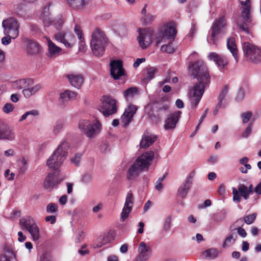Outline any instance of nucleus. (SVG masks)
<instances>
[{
  "mask_svg": "<svg viewBox=\"0 0 261 261\" xmlns=\"http://www.w3.org/2000/svg\"><path fill=\"white\" fill-rule=\"evenodd\" d=\"M68 4L74 9L83 8L87 3L88 0H67Z\"/></svg>",
  "mask_w": 261,
  "mask_h": 261,
  "instance_id": "7c9ffc66",
  "label": "nucleus"
},
{
  "mask_svg": "<svg viewBox=\"0 0 261 261\" xmlns=\"http://www.w3.org/2000/svg\"><path fill=\"white\" fill-rule=\"evenodd\" d=\"M13 255V252L11 250L7 249L5 253L0 255V261H11L10 259Z\"/></svg>",
  "mask_w": 261,
  "mask_h": 261,
  "instance_id": "58836bf2",
  "label": "nucleus"
},
{
  "mask_svg": "<svg viewBox=\"0 0 261 261\" xmlns=\"http://www.w3.org/2000/svg\"><path fill=\"white\" fill-rule=\"evenodd\" d=\"M15 138V132L12 128L7 124L0 125V140L12 141Z\"/></svg>",
  "mask_w": 261,
  "mask_h": 261,
  "instance_id": "6ab92c4d",
  "label": "nucleus"
},
{
  "mask_svg": "<svg viewBox=\"0 0 261 261\" xmlns=\"http://www.w3.org/2000/svg\"><path fill=\"white\" fill-rule=\"evenodd\" d=\"M226 25V20L224 16H221L214 20L211 27V41L216 44L217 40L216 36L220 34L223 29Z\"/></svg>",
  "mask_w": 261,
  "mask_h": 261,
  "instance_id": "1a4fd4ad",
  "label": "nucleus"
},
{
  "mask_svg": "<svg viewBox=\"0 0 261 261\" xmlns=\"http://www.w3.org/2000/svg\"><path fill=\"white\" fill-rule=\"evenodd\" d=\"M69 147L68 142H62L47 160L46 164L48 167L55 171L58 170L67 156Z\"/></svg>",
  "mask_w": 261,
  "mask_h": 261,
  "instance_id": "20e7f679",
  "label": "nucleus"
},
{
  "mask_svg": "<svg viewBox=\"0 0 261 261\" xmlns=\"http://www.w3.org/2000/svg\"><path fill=\"white\" fill-rule=\"evenodd\" d=\"M153 16H149L148 15L147 16H145V17H142V22L145 25L149 24L153 20Z\"/></svg>",
  "mask_w": 261,
  "mask_h": 261,
  "instance_id": "e2e57ef3",
  "label": "nucleus"
},
{
  "mask_svg": "<svg viewBox=\"0 0 261 261\" xmlns=\"http://www.w3.org/2000/svg\"><path fill=\"white\" fill-rule=\"evenodd\" d=\"M24 9V5L20 4L14 6V10L18 15L20 14V12Z\"/></svg>",
  "mask_w": 261,
  "mask_h": 261,
  "instance_id": "338daca9",
  "label": "nucleus"
},
{
  "mask_svg": "<svg viewBox=\"0 0 261 261\" xmlns=\"http://www.w3.org/2000/svg\"><path fill=\"white\" fill-rule=\"evenodd\" d=\"M229 90V86L225 85L219 96V101L222 102Z\"/></svg>",
  "mask_w": 261,
  "mask_h": 261,
  "instance_id": "6e6d98bb",
  "label": "nucleus"
},
{
  "mask_svg": "<svg viewBox=\"0 0 261 261\" xmlns=\"http://www.w3.org/2000/svg\"><path fill=\"white\" fill-rule=\"evenodd\" d=\"M150 256V255H142L139 254L134 261H146L149 258Z\"/></svg>",
  "mask_w": 261,
  "mask_h": 261,
  "instance_id": "0e129e2a",
  "label": "nucleus"
},
{
  "mask_svg": "<svg viewBox=\"0 0 261 261\" xmlns=\"http://www.w3.org/2000/svg\"><path fill=\"white\" fill-rule=\"evenodd\" d=\"M256 217V214L253 213L252 214L247 215L246 216H244L243 218V219L245 223H246L247 224L249 225V224H252L254 221Z\"/></svg>",
  "mask_w": 261,
  "mask_h": 261,
  "instance_id": "a18cd8bd",
  "label": "nucleus"
},
{
  "mask_svg": "<svg viewBox=\"0 0 261 261\" xmlns=\"http://www.w3.org/2000/svg\"><path fill=\"white\" fill-rule=\"evenodd\" d=\"M154 158L152 151H147L139 156L127 172V178L129 180H134L144 170H147Z\"/></svg>",
  "mask_w": 261,
  "mask_h": 261,
  "instance_id": "f03ea898",
  "label": "nucleus"
},
{
  "mask_svg": "<svg viewBox=\"0 0 261 261\" xmlns=\"http://www.w3.org/2000/svg\"><path fill=\"white\" fill-rule=\"evenodd\" d=\"M108 39L105 33L99 28H96L92 34L90 46L93 54L97 57L103 55Z\"/></svg>",
  "mask_w": 261,
  "mask_h": 261,
  "instance_id": "7ed1b4c3",
  "label": "nucleus"
},
{
  "mask_svg": "<svg viewBox=\"0 0 261 261\" xmlns=\"http://www.w3.org/2000/svg\"><path fill=\"white\" fill-rule=\"evenodd\" d=\"M243 50L247 60L255 63L261 61V48L249 42H245L243 45Z\"/></svg>",
  "mask_w": 261,
  "mask_h": 261,
  "instance_id": "423d86ee",
  "label": "nucleus"
},
{
  "mask_svg": "<svg viewBox=\"0 0 261 261\" xmlns=\"http://www.w3.org/2000/svg\"><path fill=\"white\" fill-rule=\"evenodd\" d=\"M152 33L146 29H140L138 40L140 46L142 49L147 47L152 42Z\"/></svg>",
  "mask_w": 261,
  "mask_h": 261,
  "instance_id": "f8f14e48",
  "label": "nucleus"
},
{
  "mask_svg": "<svg viewBox=\"0 0 261 261\" xmlns=\"http://www.w3.org/2000/svg\"><path fill=\"white\" fill-rule=\"evenodd\" d=\"M54 37L56 40L64 44L68 48H71L75 43V37L70 32H58L55 35Z\"/></svg>",
  "mask_w": 261,
  "mask_h": 261,
  "instance_id": "9d476101",
  "label": "nucleus"
},
{
  "mask_svg": "<svg viewBox=\"0 0 261 261\" xmlns=\"http://www.w3.org/2000/svg\"><path fill=\"white\" fill-rule=\"evenodd\" d=\"M39 114L38 111L36 110H32L26 112L21 117L19 121H22L26 119L28 116H37Z\"/></svg>",
  "mask_w": 261,
  "mask_h": 261,
  "instance_id": "49530a36",
  "label": "nucleus"
},
{
  "mask_svg": "<svg viewBox=\"0 0 261 261\" xmlns=\"http://www.w3.org/2000/svg\"><path fill=\"white\" fill-rule=\"evenodd\" d=\"M190 187L189 185L187 186L186 184H185L183 187H179L178 191L179 195L182 198L185 197Z\"/></svg>",
  "mask_w": 261,
  "mask_h": 261,
  "instance_id": "79ce46f5",
  "label": "nucleus"
},
{
  "mask_svg": "<svg viewBox=\"0 0 261 261\" xmlns=\"http://www.w3.org/2000/svg\"><path fill=\"white\" fill-rule=\"evenodd\" d=\"M115 234L113 231L110 230L105 233L102 236L98 237L94 244V248H100L103 245L112 242L115 239Z\"/></svg>",
  "mask_w": 261,
  "mask_h": 261,
  "instance_id": "a211bd4d",
  "label": "nucleus"
},
{
  "mask_svg": "<svg viewBox=\"0 0 261 261\" xmlns=\"http://www.w3.org/2000/svg\"><path fill=\"white\" fill-rule=\"evenodd\" d=\"M251 9L249 7H244L241 12V17L246 22H251V16L250 13Z\"/></svg>",
  "mask_w": 261,
  "mask_h": 261,
  "instance_id": "72a5a7b5",
  "label": "nucleus"
},
{
  "mask_svg": "<svg viewBox=\"0 0 261 261\" xmlns=\"http://www.w3.org/2000/svg\"><path fill=\"white\" fill-rule=\"evenodd\" d=\"M150 247L146 245V243L144 242H141L138 247V252L139 254L142 255H150L149 251Z\"/></svg>",
  "mask_w": 261,
  "mask_h": 261,
  "instance_id": "c9c22d12",
  "label": "nucleus"
},
{
  "mask_svg": "<svg viewBox=\"0 0 261 261\" xmlns=\"http://www.w3.org/2000/svg\"><path fill=\"white\" fill-rule=\"evenodd\" d=\"M194 175H195V172L193 171L190 174V175H189V176L187 178V181L185 182V184H187V186H188V185H189L190 186H191Z\"/></svg>",
  "mask_w": 261,
  "mask_h": 261,
  "instance_id": "69168bd1",
  "label": "nucleus"
},
{
  "mask_svg": "<svg viewBox=\"0 0 261 261\" xmlns=\"http://www.w3.org/2000/svg\"><path fill=\"white\" fill-rule=\"evenodd\" d=\"M64 22L62 16H60L59 18L53 20L52 24L54 25L57 30H60L63 27Z\"/></svg>",
  "mask_w": 261,
  "mask_h": 261,
  "instance_id": "de8ad7c7",
  "label": "nucleus"
},
{
  "mask_svg": "<svg viewBox=\"0 0 261 261\" xmlns=\"http://www.w3.org/2000/svg\"><path fill=\"white\" fill-rule=\"evenodd\" d=\"M14 109V106L11 103H6L3 108V111L5 113L8 114L12 112Z\"/></svg>",
  "mask_w": 261,
  "mask_h": 261,
  "instance_id": "5fc2aeb1",
  "label": "nucleus"
},
{
  "mask_svg": "<svg viewBox=\"0 0 261 261\" xmlns=\"http://www.w3.org/2000/svg\"><path fill=\"white\" fill-rule=\"evenodd\" d=\"M19 224L22 228H24L26 230L33 226V225L37 224L34 219L30 216H26L20 219Z\"/></svg>",
  "mask_w": 261,
  "mask_h": 261,
  "instance_id": "c85d7f7f",
  "label": "nucleus"
},
{
  "mask_svg": "<svg viewBox=\"0 0 261 261\" xmlns=\"http://www.w3.org/2000/svg\"><path fill=\"white\" fill-rule=\"evenodd\" d=\"M30 85L28 84L27 88L24 89L22 91V93L25 98H30L33 95L35 94L42 87L40 84H36L33 87H31Z\"/></svg>",
  "mask_w": 261,
  "mask_h": 261,
  "instance_id": "bb28decb",
  "label": "nucleus"
},
{
  "mask_svg": "<svg viewBox=\"0 0 261 261\" xmlns=\"http://www.w3.org/2000/svg\"><path fill=\"white\" fill-rule=\"evenodd\" d=\"M48 53L47 56L50 59H54L61 54L62 48L56 45L49 39H47Z\"/></svg>",
  "mask_w": 261,
  "mask_h": 261,
  "instance_id": "4be33fe9",
  "label": "nucleus"
},
{
  "mask_svg": "<svg viewBox=\"0 0 261 261\" xmlns=\"http://www.w3.org/2000/svg\"><path fill=\"white\" fill-rule=\"evenodd\" d=\"M219 251L215 248L208 249L204 251L202 255L205 258L209 259H213L216 258L219 255Z\"/></svg>",
  "mask_w": 261,
  "mask_h": 261,
  "instance_id": "c756f323",
  "label": "nucleus"
},
{
  "mask_svg": "<svg viewBox=\"0 0 261 261\" xmlns=\"http://www.w3.org/2000/svg\"><path fill=\"white\" fill-rule=\"evenodd\" d=\"M132 211V208L130 207H123L122 210V212L121 214V218L124 220L126 218H127L128 216V215L130 213V212Z\"/></svg>",
  "mask_w": 261,
  "mask_h": 261,
  "instance_id": "13d9d810",
  "label": "nucleus"
},
{
  "mask_svg": "<svg viewBox=\"0 0 261 261\" xmlns=\"http://www.w3.org/2000/svg\"><path fill=\"white\" fill-rule=\"evenodd\" d=\"M248 22H246V21H244L243 22H240L239 20L237 21V25L239 26L240 29L245 32L247 34L249 33V27L248 25Z\"/></svg>",
  "mask_w": 261,
  "mask_h": 261,
  "instance_id": "c03bdc74",
  "label": "nucleus"
},
{
  "mask_svg": "<svg viewBox=\"0 0 261 261\" xmlns=\"http://www.w3.org/2000/svg\"><path fill=\"white\" fill-rule=\"evenodd\" d=\"M133 199L134 196L132 192L131 191H129L127 193L125 202L124 203V207H130L132 208V206L133 204Z\"/></svg>",
  "mask_w": 261,
  "mask_h": 261,
  "instance_id": "ea45409f",
  "label": "nucleus"
},
{
  "mask_svg": "<svg viewBox=\"0 0 261 261\" xmlns=\"http://www.w3.org/2000/svg\"><path fill=\"white\" fill-rule=\"evenodd\" d=\"M152 115L155 118H161L165 115L169 109V105L164 102H153L151 104Z\"/></svg>",
  "mask_w": 261,
  "mask_h": 261,
  "instance_id": "4468645a",
  "label": "nucleus"
},
{
  "mask_svg": "<svg viewBox=\"0 0 261 261\" xmlns=\"http://www.w3.org/2000/svg\"><path fill=\"white\" fill-rule=\"evenodd\" d=\"M237 190L245 200H247L248 199L249 196L250 194L247 190V187L244 184H240Z\"/></svg>",
  "mask_w": 261,
  "mask_h": 261,
  "instance_id": "f704fd0d",
  "label": "nucleus"
},
{
  "mask_svg": "<svg viewBox=\"0 0 261 261\" xmlns=\"http://www.w3.org/2000/svg\"><path fill=\"white\" fill-rule=\"evenodd\" d=\"M252 122L250 123L246 129L243 132L242 136L243 138H247L251 134L252 131Z\"/></svg>",
  "mask_w": 261,
  "mask_h": 261,
  "instance_id": "052dcab7",
  "label": "nucleus"
},
{
  "mask_svg": "<svg viewBox=\"0 0 261 261\" xmlns=\"http://www.w3.org/2000/svg\"><path fill=\"white\" fill-rule=\"evenodd\" d=\"M172 225V219L170 216L167 217L164 222L163 229L165 232L169 231Z\"/></svg>",
  "mask_w": 261,
  "mask_h": 261,
  "instance_id": "37998d69",
  "label": "nucleus"
},
{
  "mask_svg": "<svg viewBox=\"0 0 261 261\" xmlns=\"http://www.w3.org/2000/svg\"><path fill=\"white\" fill-rule=\"evenodd\" d=\"M34 83V81L32 79H20L16 81L14 83V86L19 89H25L27 87V85H32Z\"/></svg>",
  "mask_w": 261,
  "mask_h": 261,
  "instance_id": "2f4dec72",
  "label": "nucleus"
},
{
  "mask_svg": "<svg viewBox=\"0 0 261 261\" xmlns=\"http://www.w3.org/2000/svg\"><path fill=\"white\" fill-rule=\"evenodd\" d=\"M233 200L234 201L240 202L241 200V195L235 188H232Z\"/></svg>",
  "mask_w": 261,
  "mask_h": 261,
  "instance_id": "864d4df0",
  "label": "nucleus"
},
{
  "mask_svg": "<svg viewBox=\"0 0 261 261\" xmlns=\"http://www.w3.org/2000/svg\"><path fill=\"white\" fill-rule=\"evenodd\" d=\"M62 180L56 172L49 173L44 179L43 187L46 189L51 190L57 187Z\"/></svg>",
  "mask_w": 261,
  "mask_h": 261,
  "instance_id": "2eb2a0df",
  "label": "nucleus"
},
{
  "mask_svg": "<svg viewBox=\"0 0 261 261\" xmlns=\"http://www.w3.org/2000/svg\"><path fill=\"white\" fill-rule=\"evenodd\" d=\"M25 50L28 55H36L39 53L40 45L34 40L27 39L25 41Z\"/></svg>",
  "mask_w": 261,
  "mask_h": 261,
  "instance_id": "aec40b11",
  "label": "nucleus"
},
{
  "mask_svg": "<svg viewBox=\"0 0 261 261\" xmlns=\"http://www.w3.org/2000/svg\"><path fill=\"white\" fill-rule=\"evenodd\" d=\"M70 85L75 88L79 89L84 82V77L81 74L71 73L66 75Z\"/></svg>",
  "mask_w": 261,
  "mask_h": 261,
  "instance_id": "412c9836",
  "label": "nucleus"
},
{
  "mask_svg": "<svg viewBox=\"0 0 261 261\" xmlns=\"http://www.w3.org/2000/svg\"><path fill=\"white\" fill-rule=\"evenodd\" d=\"M138 108L136 106L129 105L125 109L124 112L121 117V122L124 127L126 126L132 121L134 115L136 114Z\"/></svg>",
  "mask_w": 261,
  "mask_h": 261,
  "instance_id": "dca6fc26",
  "label": "nucleus"
},
{
  "mask_svg": "<svg viewBox=\"0 0 261 261\" xmlns=\"http://www.w3.org/2000/svg\"><path fill=\"white\" fill-rule=\"evenodd\" d=\"M63 123L61 121L57 122L53 129V132L55 135L58 134L63 128Z\"/></svg>",
  "mask_w": 261,
  "mask_h": 261,
  "instance_id": "4d7b16f0",
  "label": "nucleus"
},
{
  "mask_svg": "<svg viewBox=\"0 0 261 261\" xmlns=\"http://www.w3.org/2000/svg\"><path fill=\"white\" fill-rule=\"evenodd\" d=\"M227 47L233 56L236 62L239 60L238 49L236 43L235 39L233 37H229L227 40Z\"/></svg>",
  "mask_w": 261,
  "mask_h": 261,
  "instance_id": "393cba45",
  "label": "nucleus"
},
{
  "mask_svg": "<svg viewBox=\"0 0 261 261\" xmlns=\"http://www.w3.org/2000/svg\"><path fill=\"white\" fill-rule=\"evenodd\" d=\"M11 39L12 38L8 36L4 37L2 39V42L4 45H8L11 43Z\"/></svg>",
  "mask_w": 261,
  "mask_h": 261,
  "instance_id": "774afa93",
  "label": "nucleus"
},
{
  "mask_svg": "<svg viewBox=\"0 0 261 261\" xmlns=\"http://www.w3.org/2000/svg\"><path fill=\"white\" fill-rule=\"evenodd\" d=\"M172 42L173 41H167V44H163L161 46V50L168 54L173 53L175 49L172 46Z\"/></svg>",
  "mask_w": 261,
  "mask_h": 261,
  "instance_id": "e433bc0d",
  "label": "nucleus"
},
{
  "mask_svg": "<svg viewBox=\"0 0 261 261\" xmlns=\"http://www.w3.org/2000/svg\"><path fill=\"white\" fill-rule=\"evenodd\" d=\"M210 60L214 61L220 69H224L225 66L227 65V60L218 55L216 53L213 52L209 54Z\"/></svg>",
  "mask_w": 261,
  "mask_h": 261,
  "instance_id": "5701e85b",
  "label": "nucleus"
},
{
  "mask_svg": "<svg viewBox=\"0 0 261 261\" xmlns=\"http://www.w3.org/2000/svg\"><path fill=\"white\" fill-rule=\"evenodd\" d=\"M145 71L146 75L142 78V81L146 84L154 77V74L158 72V69L154 67H147Z\"/></svg>",
  "mask_w": 261,
  "mask_h": 261,
  "instance_id": "cd10ccee",
  "label": "nucleus"
},
{
  "mask_svg": "<svg viewBox=\"0 0 261 261\" xmlns=\"http://www.w3.org/2000/svg\"><path fill=\"white\" fill-rule=\"evenodd\" d=\"M156 140L154 135H143L140 142L141 148H147L151 146Z\"/></svg>",
  "mask_w": 261,
  "mask_h": 261,
  "instance_id": "a878e982",
  "label": "nucleus"
},
{
  "mask_svg": "<svg viewBox=\"0 0 261 261\" xmlns=\"http://www.w3.org/2000/svg\"><path fill=\"white\" fill-rule=\"evenodd\" d=\"M99 111L105 117H108L115 113L117 111L116 101L110 96H105L102 97L101 105Z\"/></svg>",
  "mask_w": 261,
  "mask_h": 261,
  "instance_id": "6e6552de",
  "label": "nucleus"
},
{
  "mask_svg": "<svg viewBox=\"0 0 261 261\" xmlns=\"http://www.w3.org/2000/svg\"><path fill=\"white\" fill-rule=\"evenodd\" d=\"M74 31L75 33L77 36L79 40H83L84 37L81 27L78 24H75L74 28Z\"/></svg>",
  "mask_w": 261,
  "mask_h": 261,
  "instance_id": "3c124183",
  "label": "nucleus"
},
{
  "mask_svg": "<svg viewBox=\"0 0 261 261\" xmlns=\"http://www.w3.org/2000/svg\"><path fill=\"white\" fill-rule=\"evenodd\" d=\"M252 116V113L250 111L242 113L241 116L242 118L243 123H247L250 120Z\"/></svg>",
  "mask_w": 261,
  "mask_h": 261,
  "instance_id": "8fccbe9b",
  "label": "nucleus"
},
{
  "mask_svg": "<svg viewBox=\"0 0 261 261\" xmlns=\"http://www.w3.org/2000/svg\"><path fill=\"white\" fill-rule=\"evenodd\" d=\"M40 19L42 20L45 26H48L52 24L53 20L51 19L50 16H47L46 15L44 17H40Z\"/></svg>",
  "mask_w": 261,
  "mask_h": 261,
  "instance_id": "bf43d9fd",
  "label": "nucleus"
},
{
  "mask_svg": "<svg viewBox=\"0 0 261 261\" xmlns=\"http://www.w3.org/2000/svg\"><path fill=\"white\" fill-rule=\"evenodd\" d=\"M2 25L4 28V34L12 38H16L19 35V23L17 20L14 17H10L4 20Z\"/></svg>",
  "mask_w": 261,
  "mask_h": 261,
  "instance_id": "0eeeda50",
  "label": "nucleus"
},
{
  "mask_svg": "<svg viewBox=\"0 0 261 261\" xmlns=\"http://www.w3.org/2000/svg\"><path fill=\"white\" fill-rule=\"evenodd\" d=\"M177 31L176 29L170 26L166 28L161 36H159L156 38V45H158L161 42H166V40L173 41L176 35Z\"/></svg>",
  "mask_w": 261,
  "mask_h": 261,
  "instance_id": "ddd939ff",
  "label": "nucleus"
},
{
  "mask_svg": "<svg viewBox=\"0 0 261 261\" xmlns=\"http://www.w3.org/2000/svg\"><path fill=\"white\" fill-rule=\"evenodd\" d=\"M181 114V112L179 111L170 114L165 121L164 128L166 130L174 129L179 120Z\"/></svg>",
  "mask_w": 261,
  "mask_h": 261,
  "instance_id": "f3484780",
  "label": "nucleus"
},
{
  "mask_svg": "<svg viewBox=\"0 0 261 261\" xmlns=\"http://www.w3.org/2000/svg\"><path fill=\"white\" fill-rule=\"evenodd\" d=\"M110 74L114 80H118L124 75L125 71L123 67V62L121 60H114L110 63Z\"/></svg>",
  "mask_w": 261,
  "mask_h": 261,
  "instance_id": "9b49d317",
  "label": "nucleus"
},
{
  "mask_svg": "<svg viewBox=\"0 0 261 261\" xmlns=\"http://www.w3.org/2000/svg\"><path fill=\"white\" fill-rule=\"evenodd\" d=\"M189 68L194 79L198 81L193 87L192 100L196 108L199 103L204 93L205 89L209 86L211 77L208 68L202 61H197L194 63H190Z\"/></svg>",
  "mask_w": 261,
  "mask_h": 261,
  "instance_id": "f257e3e1",
  "label": "nucleus"
},
{
  "mask_svg": "<svg viewBox=\"0 0 261 261\" xmlns=\"http://www.w3.org/2000/svg\"><path fill=\"white\" fill-rule=\"evenodd\" d=\"M31 234L34 241H37L40 238V230L37 224L33 225V226L27 229Z\"/></svg>",
  "mask_w": 261,
  "mask_h": 261,
  "instance_id": "473e14b6",
  "label": "nucleus"
},
{
  "mask_svg": "<svg viewBox=\"0 0 261 261\" xmlns=\"http://www.w3.org/2000/svg\"><path fill=\"white\" fill-rule=\"evenodd\" d=\"M244 96L245 91L243 89L241 88L237 93L236 97V100L238 101H241L244 98Z\"/></svg>",
  "mask_w": 261,
  "mask_h": 261,
  "instance_id": "680f3d73",
  "label": "nucleus"
},
{
  "mask_svg": "<svg viewBox=\"0 0 261 261\" xmlns=\"http://www.w3.org/2000/svg\"><path fill=\"white\" fill-rule=\"evenodd\" d=\"M79 126L87 137L92 138L100 132L101 125L97 120L93 122L87 120H83L80 122Z\"/></svg>",
  "mask_w": 261,
  "mask_h": 261,
  "instance_id": "39448f33",
  "label": "nucleus"
},
{
  "mask_svg": "<svg viewBox=\"0 0 261 261\" xmlns=\"http://www.w3.org/2000/svg\"><path fill=\"white\" fill-rule=\"evenodd\" d=\"M77 93L76 92L67 90L64 92L60 94V103L64 106L69 100L75 99Z\"/></svg>",
  "mask_w": 261,
  "mask_h": 261,
  "instance_id": "b1692460",
  "label": "nucleus"
},
{
  "mask_svg": "<svg viewBox=\"0 0 261 261\" xmlns=\"http://www.w3.org/2000/svg\"><path fill=\"white\" fill-rule=\"evenodd\" d=\"M137 88L130 87L124 91L123 96L126 99H127L128 97L133 96L135 94L137 93Z\"/></svg>",
  "mask_w": 261,
  "mask_h": 261,
  "instance_id": "a19ab883",
  "label": "nucleus"
},
{
  "mask_svg": "<svg viewBox=\"0 0 261 261\" xmlns=\"http://www.w3.org/2000/svg\"><path fill=\"white\" fill-rule=\"evenodd\" d=\"M237 236L236 234H231L227 238H226L224 242L223 243L222 246L223 248H226V247L230 246L232 244H233L237 238Z\"/></svg>",
  "mask_w": 261,
  "mask_h": 261,
  "instance_id": "4c0bfd02",
  "label": "nucleus"
},
{
  "mask_svg": "<svg viewBox=\"0 0 261 261\" xmlns=\"http://www.w3.org/2000/svg\"><path fill=\"white\" fill-rule=\"evenodd\" d=\"M47 213H56L58 211V206L54 203H49L46 207Z\"/></svg>",
  "mask_w": 261,
  "mask_h": 261,
  "instance_id": "603ef678",
  "label": "nucleus"
},
{
  "mask_svg": "<svg viewBox=\"0 0 261 261\" xmlns=\"http://www.w3.org/2000/svg\"><path fill=\"white\" fill-rule=\"evenodd\" d=\"M225 218L224 214L221 213H216L212 216V220L215 223H220L222 222Z\"/></svg>",
  "mask_w": 261,
  "mask_h": 261,
  "instance_id": "09e8293b",
  "label": "nucleus"
}]
</instances>
